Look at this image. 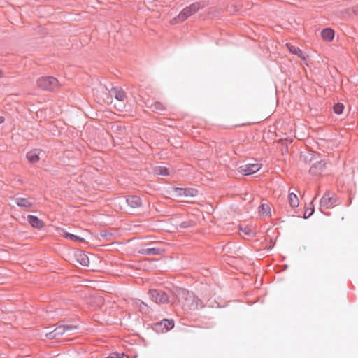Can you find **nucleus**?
<instances>
[{
	"mask_svg": "<svg viewBox=\"0 0 358 358\" xmlns=\"http://www.w3.org/2000/svg\"><path fill=\"white\" fill-rule=\"evenodd\" d=\"M173 298L175 302L177 301L181 303L182 309L185 311L195 310L203 308L204 304L202 300L184 288H178L173 293Z\"/></svg>",
	"mask_w": 358,
	"mask_h": 358,
	"instance_id": "1",
	"label": "nucleus"
},
{
	"mask_svg": "<svg viewBox=\"0 0 358 358\" xmlns=\"http://www.w3.org/2000/svg\"><path fill=\"white\" fill-rule=\"evenodd\" d=\"M150 298L157 303H166L171 301L172 303H175V299L171 296H169L167 294L162 290L157 289H151L148 292Z\"/></svg>",
	"mask_w": 358,
	"mask_h": 358,
	"instance_id": "2",
	"label": "nucleus"
},
{
	"mask_svg": "<svg viewBox=\"0 0 358 358\" xmlns=\"http://www.w3.org/2000/svg\"><path fill=\"white\" fill-rule=\"evenodd\" d=\"M57 79L52 76L41 77L37 80V86L46 91H53L58 87Z\"/></svg>",
	"mask_w": 358,
	"mask_h": 358,
	"instance_id": "3",
	"label": "nucleus"
},
{
	"mask_svg": "<svg viewBox=\"0 0 358 358\" xmlns=\"http://www.w3.org/2000/svg\"><path fill=\"white\" fill-rule=\"evenodd\" d=\"M175 322L172 319H163L152 324V329L157 334L166 333L174 327Z\"/></svg>",
	"mask_w": 358,
	"mask_h": 358,
	"instance_id": "4",
	"label": "nucleus"
},
{
	"mask_svg": "<svg viewBox=\"0 0 358 358\" xmlns=\"http://www.w3.org/2000/svg\"><path fill=\"white\" fill-rule=\"evenodd\" d=\"M338 203V198L334 194L330 192L325 193L320 201V208L326 209L334 207Z\"/></svg>",
	"mask_w": 358,
	"mask_h": 358,
	"instance_id": "5",
	"label": "nucleus"
},
{
	"mask_svg": "<svg viewBox=\"0 0 358 358\" xmlns=\"http://www.w3.org/2000/svg\"><path fill=\"white\" fill-rule=\"evenodd\" d=\"M325 168L326 162L324 160L320 158L315 159V161L311 164L309 169V173L312 176H319L324 171Z\"/></svg>",
	"mask_w": 358,
	"mask_h": 358,
	"instance_id": "6",
	"label": "nucleus"
},
{
	"mask_svg": "<svg viewBox=\"0 0 358 358\" xmlns=\"http://www.w3.org/2000/svg\"><path fill=\"white\" fill-rule=\"evenodd\" d=\"M261 164L258 163L246 164L239 166L238 171L243 175L248 176L257 173L261 168Z\"/></svg>",
	"mask_w": 358,
	"mask_h": 358,
	"instance_id": "7",
	"label": "nucleus"
},
{
	"mask_svg": "<svg viewBox=\"0 0 358 358\" xmlns=\"http://www.w3.org/2000/svg\"><path fill=\"white\" fill-rule=\"evenodd\" d=\"M122 199L131 208H138L143 205L141 197L137 195H128L123 196Z\"/></svg>",
	"mask_w": 358,
	"mask_h": 358,
	"instance_id": "8",
	"label": "nucleus"
},
{
	"mask_svg": "<svg viewBox=\"0 0 358 358\" xmlns=\"http://www.w3.org/2000/svg\"><path fill=\"white\" fill-rule=\"evenodd\" d=\"M173 192L178 196L194 197L198 194V190L194 188L175 187Z\"/></svg>",
	"mask_w": 358,
	"mask_h": 358,
	"instance_id": "9",
	"label": "nucleus"
},
{
	"mask_svg": "<svg viewBox=\"0 0 358 358\" xmlns=\"http://www.w3.org/2000/svg\"><path fill=\"white\" fill-rule=\"evenodd\" d=\"M286 46L289 52L297 55L301 60L306 61L308 59V55L306 52H303L299 47L293 45L290 43H287Z\"/></svg>",
	"mask_w": 358,
	"mask_h": 358,
	"instance_id": "10",
	"label": "nucleus"
},
{
	"mask_svg": "<svg viewBox=\"0 0 358 358\" xmlns=\"http://www.w3.org/2000/svg\"><path fill=\"white\" fill-rule=\"evenodd\" d=\"M27 221L33 228L37 229H41L45 226L44 222L35 215H29Z\"/></svg>",
	"mask_w": 358,
	"mask_h": 358,
	"instance_id": "11",
	"label": "nucleus"
},
{
	"mask_svg": "<svg viewBox=\"0 0 358 358\" xmlns=\"http://www.w3.org/2000/svg\"><path fill=\"white\" fill-rule=\"evenodd\" d=\"M306 164H312L315 159L320 158V154L315 151H308L304 155H301Z\"/></svg>",
	"mask_w": 358,
	"mask_h": 358,
	"instance_id": "12",
	"label": "nucleus"
},
{
	"mask_svg": "<svg viewBox=\"0 0 358 358\" xmlns=\"http://www.w3.org/2000/svg\"><path fill=\"white\" fill-rule=\"evenodd\" d=\"M205 6L203 3L201 2H194L189 5V6L185 7L183 8L187 15L189 17L192 15L194 14L197 11H199L200 9L203 8Z\"/></svg>",
	"mask_w": 358,
	"mask_h": 358,
	"instance_id": "13",
	"label": "nucleus"
},
{
	"mask_svg": "<svg viewBox=\"0 0 358 358\" xmlns=\"http://www.w3.org/2000/svg\"><path fill=\"white\" fill-rule=\"evenodd\" d=\"M149 108L153 113L160 115H164L165 113L167 111L166 106L159 101L154 102L149 106Z\"/></svg>",
	"mask_w": 358,
	"mask_h": 358,
	"instance_id": "14",
	"label": "nucleus"
},
{
	"mask_svg": "<svg viewBox=\"0 0 358 358\" xmlns=\"http://www.w3.org/2000/svg\"><path fill=\"white\" fill-rule=\"evenodd\" d=\"M111 96H114L115 98L119 101H124L126 98L125 92L120 87H114L110 92Z\"/></svg>",
	"mask_w": 358,
	"mask_h": 358,
	"instance_id": "15",
	"label": "nucleus"
},
{
	"mask_svg": "<svg viewBox=\"0 0 358 358\" xmlns=\"http://www.w3.org/2000/svg\"><path fill=\"white\" fill-rule=\"evenodd\" d=\"M41 152V150L38 149L31 150L27 153L26 157L30 163L35 164L40 159L39 155Z\"/></svg>",
	"mask_w": 358,
	"mask_h": 358,
	"instance_id": "16",
	"label": "nucleus"
},
{
	"mask_svg": "<svg viewBox=\"0 0 358 358\" xmlns=\"http://www.w3.org/2000/svg\"><path fill=\"white\" fill-rule=\"evenodd\" d=\"M164 249L160 248H142L140 253L145 255H158L164 252Z\"/></svg>",
	"mask_w": 358,
	"mask_h": 358,
	"instance_id": "17",
	"label": "nucleus"
},
{
	"mask_svg": "<svg viewBox=\"0 0 358 358\" xmlns=\"http://www.w3.org/2000/svg\"><path fill=\"white\" fill-rule=\"evenodd\" d=\"M334 30L331 28H324L321 31L322 38L327 42L332 41L334 38Z\"/></svg>",
	"mask_w": 358,
	"mask_h": 358,
	"instance_id": "18",
	"label": "nucleus"
},
{
	"mask_svg": "<svg viewBox=\"0 0 358 358\" xmlns=\"http://www.w3.org/2000/svg\"><path fill=\"white\" fill-rule=\"evenodd\" d=\"M15 200L17 206L20 208H29L33 207L34 206L33 202L30 201L29 199L26 198L17 197L15 198Z\"/></svg>",
	"mask_w": 358,
	"mask_h": 358,
	"instance_id": "19",
	"label": "nucleus"
},
{
	"mask_svg": "<svg viewBox=\"0 0 358 358\" xmlns=\"http://www.w3.org/2000/svg\"><path fill=\"white\" fill-rule=\"evenodd\" d=\"M188 17L189 16L187 15L185 10L182 9L180 11V13L171 21V23L172 24H176L180 22H182L185 20H186L188 18Z\"/></svg>",
	"mask_w": 358,
	"mask_h": 358,
	"instance_id": "20",
	"label": "nucleus"
},
{
	"mask_svg": "<svg viewBox=\"0 0 358 358\" xmlns=\"http://www.w3.org/2000/svg\"><path fill=\"white\" fill-rule=\"evenodd\" d=\"M62 236L66 238H69L72 241H79V242H85V239L80 236H78L77 235H74L72 234H70L64 229L62 230Z\"/></svg>",
	"mask_w": 358,
	"mask_h": 358,
	"instance_id": "21",
	"label": "nucleus"
},
{
	"mask_svg": "<svg viewBox=\"0 0 358 358\" xmlns=\"http://www.w3.org/2000/svg\"><path fill=\"white\" fill-rule=\"evenodd\" d=\"M289 203L292 208L299 206V199L294 193H289L288 196Z\"/></svg>",
	"mask_w": 358,
	"mask_h": 358,
	"instance_id": "22",
	"label": "nucleus"
},
{
	"mask_svg": "<svg viewBox=\"0 0 358 358\" xmlns=\"http://www.w3.org/2000/svg\"><path fill=\"white\" fill-rule=\"evenodd\" d=\"M77 260L82 266H87L90 264V259L85 253L80 254L78 256Z\"/></svg>",
	"mask_w": 358,
	"mask_h": 358,
	"instance_id": "23",
	"label": "nucleus"
},
{
	"mask_svg": "<svg viewBox=\"0 0 358 358\" xmlns=\"http://www.w3.org/2000/svg\"><path fill=\"white\" fill-rule=\"evenodd\" d=\"M155 172L157 175H161V176H164L170 175L169 169H168L167 167H165V166H157L155 169Z\"/></svg>",
	"mask_w": 358,
	"mask_h": 358,
	"instance_id": "24",
	"label": "nucleus"
},
{
	"mask_svg": "<svg viewBox=\"0 0 358 358\" xmlns=\"http://www.w3.org/2000/svg\"><path fill=\"white\" fill-rule=\"evenodd\" d=\"M270 207L268 204H261L259 207V213L262 215H269L270 214Z\"/></svg>",
	"mask_w": 358,
	"mask_h": 358,
	"instance_id": "25",
	"label": "nucleus"
},
{
	"mask_svg": "<svg viewBox=\"0 0 358 358\" xmlns=\"http://www.w3.org/2000/svg\"><path fill=\"white\" fill-rule=\"evenodd\" d=\"M343 110H344V106L341 103H337L334 104V106H333V110H334V113H336L337 115L342 114V113L343 112Z\"/></svg>",
	"mask_w": 358,
	"mask_h": 358,
	"instance_id": "26",
	"label": "nucleus"
},
{
	"mask_svg": "<svg viewBox=\"0 0 358 358\" xmlns=\"http://www.w3.org/2000/svg\"><path fill=\"white\" fill-rule=\"evenodd\" d=\"M108 358H129V356L124 352L119 353L117 352H111Z\"/></svg>",
	"mask_w": 358,
	"mask_h": 358,
	"instance_id": "27",
	"label": "nucleus"
},
{
	"mask_svg": "<svg viewBox=\"0 0 358 358\" xmlns=\"http://www.w3.org/2000/svg\"><path fill=\"white\" fill-rule=\"evenodd\" d=\"M310 205L312 206L310 208H308L305 212H304V214H303V217L304 219H307L309 217H310L313 213H314V210H315V208H314V206L313 205V203L311 202L310 203Z\"/></svg>",
	"mask_w": 358,
	"mask_h": 358,
	"instance_id": "28",
	"label": "nucleus"
},
{
	"mask_svg": "<svg viewBox=\"0 0 358 358\" xmlns=\"http://www.w3.org/2000/svg\"><path fill=\"white\" fill-rule=\"evenodd\" d=\"M195 222L193 220L184 221L180 224V227L187 229L194 225Z\"/></svg>",
	"mask_w": 358,
	"mask_h": 358,
	"instance_id": "29",
	"label": "nucleus"
},
{
	"mask_svg": "<svg viewBox=\"0 0 358 358\" xmlns=\"http://www.w3.org/2000/svg\"><path fill=\"white\" fill-rule=\"evenodd\" d=\"M113 234L106 230H102L100 231V236L106 241L110 240Z\"/></svg>",
	"mask_w": 358,
	"mask_h": 358,
	"instance_id": "30",
	"label": "nucleus"
},
{
	"mask_svg": "<svg viewBox=\"0 0 358 358\" xmlns=\"http://www.w3.org/2000/svg\"><path fill=\"white\" fill-rule=\"evenodd\" d=\"M241 230L246 235L254 237L255 236V233L248 227H245L244 229L241 228Z\"/></svg>",
	"mask_w": 358,
	"mask_h": 358,
	"instance_id": "31",
	"label": "nucleus"
},
{
	"mask_svg": "<svg viewBox=\"0 0 358 358\" xmlns=\"http://www.w3.org/2000/svg\"><path fill=\"white\" fill-rule=\"evenodd\" d=\"M64 329L66 331H72L78 329V326L73 324H64Z\"/></svg>",
	"mask_w": 358,
	"mask_h": 358,
	"instance_id": "32",
	"label": "nucleus"
},
{
	"mask_svg": "<svg viewBox=\"0 0 358 358\" xmlns=\"http://www.w3.org/2000/svg\"><path fill=\"white\" fill-rule=\"evenodd\" d=\"M54 331H57V333H56L57 336H61L65 332L63 325L59 326V327L56 328Z\"/></svg>",
	"mask_w": 358,
	"mask_h": 358,
	"instance_id": "33",
	"label": "nucleus"
},
{
	"mask_svg": "<svg viewBox=\"0 0 358 358\" xmlns=\"http://www.w3.org/2000/svg\"><path fill=\"white\" fill-rule=\"evenodd\" d=\"M241 8V6L234 5L229 8V11L230 12H237L239 11Z\"/></svg>",
	"mask_w": 358,
	"mask_h": 358,
	"instance_id": "34",
	"label": "nucleus"
},
{
	"mask_svg": "<svg viewBox=\"0 0 358 358\" xmlns=\"http://www.w3.org/2000/svg\"><path fill=\"white\" fill-rule=\"evenodd\" d=\"M56 333H57V331H52L50 333H47L46 336L49 339H54L57 337Z\"/></svg>",
	"mask_w": 358,
	"mask_h": 358,
	"instance_id": "35",
	"label": "nucleus"
},
{
	"mask_svg": "<svg viewBox=\"0 0 358 358\" xmlns=\"http://www.w3.org/2000/svg\"><path fill=\"white\" fill-rule=\"evenodd\" d=\"M5 121V118L3 116H0V124Z\"/></svg>",
	"mask_w": 358,
	"mask_h": 358,
	"instance_id": "36",
	"label": "nucleus"
},
{
	"mask_svg": "<svg viewBox=\"0 0 358 358\" xmlns=\"http://www.w3.org/2000/svg\"><path fill=\"white\" fill-rule=\"evenodd\" d=\"M2 75H3V71L1 69H0V78L2 76Z\"/></svg>",
	"mask_w": 358,
	"mask_h": 358,
	"instance_id": "37",
	"label": "nucleus"
},
{
	"mask_svg": "<svg viewBox=\"0 0 358 358\" xmlns=\"http://www.w3.org/2000/svg\"><path fill=\"white\" fill-rule=\"evenodd\" d=\"M121 129V126H117V130Z\"/></svg>",
	"mask_w": 358,
	"mask_h": 358,
	"instance_id": "38",
	"label": "nucleus"
}]
</instances>
